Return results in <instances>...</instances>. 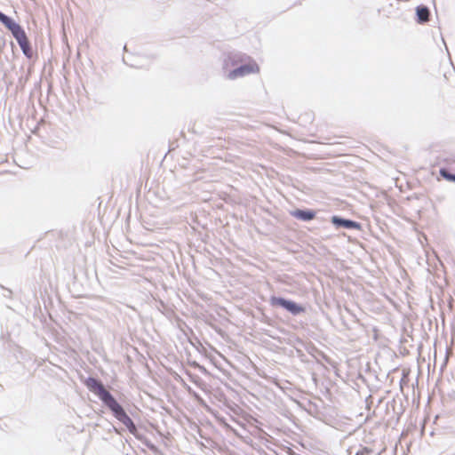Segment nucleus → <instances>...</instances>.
I'll list each match as a JSON object with an SVG mask.
<instances>
[{
    "instance_id": "nucleus-10",
    "label": "nucleus",
    "mask_w": 455,
    "mask_h": 455,
    "mask_svg": "<svg viewBox=\"0 0 455 455\" xmlns=\"http://www.w3.org/2000/svg\"><path fill=\"white\" fill-rule=\"evenodd\" d=\"M393 4L392 3L387 2L379 9V12L382 13L385 17H390L392 14Z\"/></svg>"
},
{
    "instance_id": "nucleus-11",
    "label": "nucleus",
    "mask_w": 455,
    "mask_h": 455,
    "mask_svg": "<svg viewBox=\"0 0 455 455\" xmlns=\"http://www.w3.org/2000/svg\"><path fill=\"white\" fill-rule=\"evenodd\" d=\"M440 175L448 181L455 182V174L450 173L446 169L440 170Z\"/></svg>"
},
{
    "instance_id": "nucleus-6",
    "label": "nucleus",
    "mask_w": 455,
    "mask_h": 455,
    "mask_svg": "<svg viewBox=\"0 0 455 455\" xmlns=\"http://www.w3.org/2000/svg\"><path fill=\"white\" fill-rule=\"evenodd\" d=\"M452 78H455V74L451 69L440 68L435 77L436 84L441 88H444Z\"/></svg>"
},
{
    "instance_id": "nucleus-2",
    "label": "nucleus",
    "mask_w": 455,
    "mask_h": 455,
    "mask_svg": "<svg viewBox=\"0 0 455 455\" xmlns=\"http://www.w3.org/2000/svg\"><path fill=\"white\" fill-rule=\"evenodd\" d=\"M108 407L114 412L115 417L128 428L130 433L134 435L137 432L133 421L116 399Z\"/></svg>"
},
{
    "instance_id": "nucleus-3",
    "label": "nucleus",
    "mask_w": 455,
    "mask_h": 455,
    "mask_svg": "<svg viewBox=\"0 0 455 455\" xmlns=\"http://www.w3.org/2000/svg\"><path fill=\"white\" fill-rule=\"evenodd\" d=\"M86 386L91 391L96 394L107 406L115 400L113 395L104 387L102 383L96 379L89 378L86 380Z\"/></svg>"
},
{
    "instance_id": "nucleus-8",
    "label": "nucleus",
    "mask_w": 455,
    "mask_h": 455,
    "mask_svg": "<svg viewBox=\"0 0 455 455\" xmlns=\"http://www.w3.org/2000/svg\"><path fill=\"white\" fill-rule=\"evenodd\" d=\"M331 221L335 225L342 226L347 228H359V224L356 223L355 221L340 219L337 216H333L331 219Z\"/></svg>"
},
{
    "instance_id": "nucleus-5",
    "label": "nucleus",
    "mask_w": 455,
    "mask_h": 455,
    "mask_svg": "<svg viewBox=\"0 0 455 455\" xmlns=\"http://www.w3.org/2000/svg\"><path fill=\"white\" fill-rule=\"evenodd\" d=\"M259 71V68L255 61H250L249 63L239 67L229 72L228 77L231 80H234L240 76H244L249 74L258 73Z\"/></svg>"
},
{
    "instance_id": "nucleus-7",
    "label": "nucleus",
    "mask_w": 455,
    "mask_h": 455,
    "mask_svg": "<svg viewBox=\"0 0 455 455\" xmlns=\"http://www.w3.org/2000/svg\"><path fill=\"white\" fill-rule=\"evenodd\" d=\"M291 216L301 220H311L315 218V212L314 211H304L297 209L291 212Z\"/></svg>"
},
{
    "instance_id": "nucleus-9",
    "label": "nucleus",
    "mask_w": 455,
    "mask_h": 455,
    "mask_svg": "<svg viewBox=\"0 0 455 455\" xmlns=\"http://www.w3.org/2000/svg\"><path fill=\"white\" fill-rule=\"evenodd\" d=\"M417 20L419 23H424L429 20V10L426 6H418L416 9Z\"/></svg>"
},
{
    "instance_id": "nucleus-1",
    "label": "nucleus",
    "mask_w": 455,
    "mask_h": 455,
    "mask_svg": "<svg viewBox=\"0 0 455 455\" xmlns=\"http://www.w3.org/2000/svg\"><path fill=\"white\" fill-rule=\"evenodd\" d=\"M0 21L12 32L14 38L17 40L20 47L23 53L30 57L31 48L29 40L24 31V29L12 19L7 17L5 14L0 12Z\"/></svg>"
},
{
    "instance_id": "nucleus-4",
    "label": "nucleus",
    "mask_w": 455,
    "mask_h": 455,
    "mask_svg": "<svg viewBox=\"0 0 455 455\" xmlns=\"http://www.w3.org/2000/svg\"><path fill=\"white\" fill-rule=\"evenodd\" d=\"M270 304L273 307L280 306L293 315H298V314L305 312L304 307L298 305L297 303H295L293 301L287 300L285 299L275 297V296H273L270 298Z\"/></svg>"
}]
</instances>
